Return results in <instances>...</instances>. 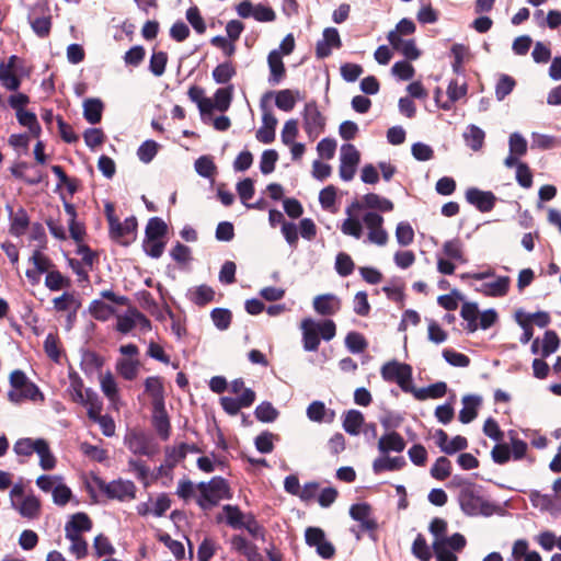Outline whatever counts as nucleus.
<instances>
[{"label": "nucleus", "mask_w": 561, "mask_h": 561, "mask_svg": "<svg viewBox=\"0 0 561 561\" xmlns=\"http://www.w3.org/2000/svg\"><path fill=\"white\" fill-rule=\"evenodd\" d=\"M460 510L467 516L489 517L495 513L496 506L483 499L481 486L471 481H463L462 489L458 494Z\"/></svg>", "instance_id": "1"}, {"label": "nucleus", "mask_w": 561, "mask_h": 561, "mask_svg": "<svg viewBox=\"0 0 561 561\" xmlns=\"http://www.w3.org/2000/svg\"><path fill=\"white\" fill-rule=\"evenodd\" d=\"M381 377L385 381L397 382L404 392L414 390L412 385V367L405 363H399L393 359L382 365L380 369Z\"/></svg>", "instance_id": "2"}, {"label": "nucleus", "mask_w": 561, "mask_h": 561, "mask_svg": "<svg viewBox=\"0 0 561 561\" xmlns=\"http://www.w3.org/2000/svg\"><path fill=\"white\" fill-rule=\"evenodd\" d=\"M327 119L316 101L306 103L302 112V127L310 140H316L325 129Z\"/></svg>", "instance_id": "3"}, {"label": "nucleus", "mask_w": 561, "mask_h": 561, "mask_svg": "<svg viewBox=\"0 0 561 561\" xmlns=\"http://www.w3.org/2000/svg\"><path fill=\"white\" fill-rule=\"evenodd\" d=\"M93 480L108 499L124 501L125 499H135L136 496V485L133 481L118 479L106 483L99 477H94Z\"/></svg>", "instance_id": "4"}, {"label": "nucleus", "mask_w": 561, "mask_h": 561, "mask_svg": "<svg viewBox=\"0 0 561 561\" xmlns=\"http://www.w3.org/2000/svg\"><path fill=\"white\" fill-rule=\"evenodd\" d=\"M274 92H266L260 103L262 114V123L263 125L256 131V139L262 144H271L275 140V128L277 125V118L274 114L267 108L265 104V100L272 98Z\"/></svg>", "instance_id": "5"}, {"label": "nucleus", "mask_w": 561, "mask_h": 561, "mask_svg": "<svg viewBox=\"0 0 561 561\" xmlns=\"http://www.w3.org/2000/svg\"><path fill=\"white\" fill-rule=\"evenodd\" d=\"M359 161L360 154L354 145H342L340 154V178L345 182L353 180Z\"/></svg>", "instance_id": "6"}, {"label": "nucleus", "mask_w": 561, "mask_h": 561, "mask_svg": "<svg viewBox=\"0 0 561 561\" xmlns=\"http://www.w3.org/2000/svg\"><path fill=\"white\" fill-rule=\"evenodd\" d=\"M118 228L110 227L108 233L112 240L123 247L130 245L137 238L138 221L135 216L127 217L124 222L118 220Z\"/></svg>", "instance_id": "7"}, {"label": "nucleus", "mask_w": 561, "mask_h": 561, "mask_svg": "<svg viewBox=\"0 0 561 561\" xmlns=\"http://www.w3.org/2000/svg\"><path fill=\"white\" fill-rule=\"evenodd\" d=\"M465 196L466 201L481 213L491 211L496 203V196L491 191H481L477 187H469Z\"/></svg>", "instance_id": "8"}, {"label": "nucleus", "mask_w": 561, "mask_h": 561, "mask_svg": "<svg viewBox=\"0 0 561 561\" xmlns=\"http://www.w3.org/2000/svg\"><path fill=\"white\" fill-rule=\"evenodd\" d=\"M322 36V39L316 45V56L320 59L329 57L332 53V48L340 49L342 47L337 28L327 27L323 30Z\"/></svg>", "instance_id": "9"}, {"label": "nucleus", "mask_w": 561, "mask_h": 561, "mask_svg": "<svg viewBox=\"0 0 561 561\" xmlns=\"http://www.w3.org/2000/svg\"><path fill=\"white\" fill-rule=\"evenodd\" d=\"M128 449L140 456L152 457L156 454V448L151 444V439L144 433L133 432L126 438Z\"/></svg>", "instance_id": "10"}, {"label": "nucleus", "mask_w": 561, "mask_h": 561, "mask_svg": "<svg viewBox=\"0 0 561 561\" xmlns=\"http://www.w3.org/2000/svg\"><path fill=\"white\" fill-rule=\"evenodd\" d=\"M151 423L157 434L162 440H167L170 437L171 424L165 404L152 407Z\"/></svg>", "instance_id": "11"}, {"label": "nucleus", "mask_w": 561, "mask_h": 561, "mask_svg": "<svg viewBox=\"0 0 561 561\" xmlns=\"http://www.w3.org/2000/svg\"><path fill=\"white\" fill-rule=\"evenodd\" d=\"M188 99L196 103L203 123L207 124L211 119L210 99L205 96V90L198 85H192L187 91Z\"/></svg>", "instance_id": "12"}, {"label": "nucleus", "mask_w": 561, "mask_h": 561, "mask_svg": "<svg viewBox=\"0 0 561 561\" xmlns=\"http://www.w3.org/2000/svg\"><path fill=\"white\" fill-rule=\"evenodd\" d=\"M91 528L92 520L88 514L78 512L71 515L70 519L66 523L65 535L66 538H71V536H81V533L90 531Z\"/></svg>", "instance_id": "13"}, {"label": "nucleus", "mask_w": 561, "mask_h": 561, "mask_svg": "<svg viewBox=\"0 0 561 561\" xmlns=\"http://www.w3.org/2000/svg\"><path fill=\"white\" fill-rule=\"evenodd\" d=\"M313 309L321 316H333L341 309V300L334 294L319 295L313 299Z\"/></svg>", "instance_id": "14"}, {"label": "nucleus", "mask_w": 561, "mask_h": 561, "mask_svg": "<svg viewBox=\"0 0 561 561\" xmlns=\"http://www.w3.org/2000/svg\"><path fill=\"white\" fill-rule=\"evenodd\" d=\"M302 344L307 352H314L320 344V334L317 330V322L310 318L304 319L301 322Z\"/></svg>", "instance_id": "15"}, {"label": "nucleus", "mask_w": 561, "mask_h": 561, "mask_svg": "<svg viewBox=\"0 0 561 561\" xmlns=\"http://www.w3.org/2000/svg\"><path fill=\"white\" fill-rule=\"evenodd\" d=\"M267 64L270 68L268 83L271 85L278 84L286 75L285 65L282 59V53L278 49H273L267 56Z\"/></svg>", "instance_id": "16"}, {"label": "nucleus", "mask_w": 561, "mask_h": 561, "mask_svg": "<svg viewBox=\"0 0 561 561\" xmlns=\"http://www.w3.org/2000/svg\"><path fill=\"white\" fill-rule=\"evenodd\" d=\"M5 208L10 218V233L15 237L24 234L30 225V217L26 210L21 207L14 213L13 207L10 205H7Z\"/></svg>", "instance_id": "17"}, {"label": "nucleus", "mask_w": 561, "mask_h": 561, "mask_svg": "<svg viewBox=\"0 0 561 561\" xmlns=\"http://www.w3.org/2000/svg\"><path fill=\"white\" fill-rule=\"evenodd\" d=\"M482 403V398L478 394H467L462 398V409L459 411V421L462 424L471 423L478 415V408Z\"/></svg>", "instance_id": "18"}, {"label": "nucleus", "mask_w": 561, "mask_h": 561, "mask_svg": "<svg viewBox=\"0 0 561 561\" xmlns=\"http://www.w3.org/2000/svg\"><path fill=\"white\" fill-rule=\"evenodd\" d=\"M11 505L22 517L27 519L38 518L41 514V501L33 494L25 496L20 505L15 501H12Z\"/></svg>", "instance_id": "19"}, {"label": "nucleus", "mask_w": 561, "mask_h": 561, "mask_svg": "<svg viewBox=\"0 0 561 561\" xmlns=\"http://www.w3.org/2000/svg\"><path fill=\"white\" fill-rule=\"evenodd\" d=\"M405 448L403 437L396 431H391L379 438L378 449L382 454L389 451L401 453Z\"/></svg>", "instance_id": "20"}, {"label": "nucleus", "mask_w": 561, "mask_h": 561, "mask_svg": "<svg viewBox=\"0 0 561 561\" xmlns=\"http://www.w3.org/2000/svg\"><path fill=\"white\" fill-rule=\"evenodd\" d=\"M231 547L233 550L244 556L248 561H257L260 558L257 547L241 535L232 536Z\"/></svg>", "instance_id": "21"}, {"label": "nucleus", "mask_w": 561, "mask_h": 561, "mask_svg": "<svg viewBox=\"0 0 561 561\" xmlns=\"http://www.w3.org/2000/svg\"><path fill=\"white\" fill-rule=\"evenodd\" d=\"M410 392L413 393L414 398L420 401L426 400L428 398L439 399L446 394L447 383L445 381H437L423 388L414 387V390H411Z\"/></svg>", "instance_id": "22"}, {"label": "nucleus", "mask_w": 561, "mask_h": 561, "mask_svg": "<svg viewBox=\"0 0 561 561\" xmlns=\"http://www.w3.org/2000/svg\"><path fill=\"white\" fill-rule=\"evenodd\" d=\"M145 390L152 399V407L163 405L164 402V388L162 379L158 376L148 377L145 380Z\"/></svg>", "instance_id": "23"}, {"label": "nucleus", "mask_w": 561, "mask_h": 561, "mask_svg": "<svg viewBox=\"0 0 561 561\" xmlns=\"http://www.w3.org/2000/svg\"><path fill=\"white\" fill-rule=\"evenodd\" d=\"M233 98V85L228 84L225 88H219L214 93V100L210 99L211 112L217 110L226 112L230 107Z\"/></svg>", "instance_id": "24"}, {"label": "nucleus", "mask_w": 561, "mask_h": 561, "mask_svg": "<svg viewBox=\"0 0 561 561\" xmlns=\"http://www.w3.org/2000/svg\"><path fill=\"white\" fill-rule=\"evenodd\" d=\"M198 489L210 490L211 494H216L221 499H231L230 488L227 480L222 477H214L208 482H199Z\"/></svg>", "instance_id": "25"}, {"label": "nucleus", "mask_w": 561, "mask_h": 561, "mask_svg": "<svg viewBox=\"0 0 561 561\" xmlns=\"http://www.w3.org/2000/svg\"><path fill=\"white\" fill-rule=\"evenodd\" d=\"M187 297L194 305L204 307L215 299V291L210 286L203 284L191 288Z\"/></svg>", "instance_id": "26"}, {"label": "nucleus", "mask_w": 561, "mask_h": 561, "mask_svg": "<svg viewBox=\"0 0 561 561\" xmlns=\"http://www.w3.org/2000/svg\"><path fill=\"white\" fill-rule=\"evenodd\" d=\"M103 102L100 99H87L83 103V117L92 125H95L102 119Z\"/></svg>", "instance_id": "27"}, {"label": "nucleus", "mask_w": 561, "mask_h": 561, "mask_svg": "<svg viewBox=\"0 0 561 561\" xmlns=\"http://www.w3.org/2000/svg\"><path fill=\"white\" fill-rule=\"evenodd\" d=\"M407 465L404 457H380L374 460L373 470L375 473L382 471H397Z\"/></svg>", "instance_id": "28"}, {"label": "nucleus", "mask_w": 561, "mask_h": 561, "mask_svg": "<svg viewBox=\"0 0 561 561\" xmlns=\"http://www.w3.org/2000/svg\"><path fill=\"white\" fill-rule=\"evenodd\" d=\"M296 96H300L298 90L284 89L275 92V105L278 110L290 112L296 105Z\"/></svg>", "instance_id": "29"}, {"label": "nucleus", "mask_w": 561, "mask_h": 561, "mask_svg": "<svg viewBox=\"0 0 561 561\" xmlns=\"http://www.w3.org/2000/svg\"><path fill=\"white\" fill-rule=\"evenodd\" d=\"M466 145L473 151H479L484 144L485 133L477 125H469L463 133Z\"/></svg>", "instance_id": "30"}, {"label": "nucleus", "mask_w": 561, "mask_h": 561, "mask_svg": "<svg viewBox=\"0 0 561 561\" xmlns=\"http://www.w3.org/2000/svg\"><path fill=\"white\" fill-rule=\"evenodd\" d=\"M168 233V226L160 217H152L148 220L145 229L146 240H161Z\"/></svg>", "instance_id": "31"}, {"label": "nucleus", "mask_w": 561, "mask_h": 561, "mask_svg": "<svg viewBox=\"0 0 561 561\" xmlns=\"http://www.w3.org/2000/svg\"><path fill=\"white\" fill-rule=\"evenodd\" d=\"M460 316L467 322V332L473 333L478 330L479 308L477 302H463Z\"/></svg>", "instance_id": "32"}, {"label": "nucleus", "mask_w": 561, "mask_h": 561, "mask_svg": "<svg viewBox=\"0 0 561 561\" xmlns=\"http://www.w3.org/2000/svg\"><path fill=\"white\" fill-rule=\"evenodd\" d=\"M364 415L358 410H348L343 420V428L350 435H358L364 425Z\"/></svg>", "instance_id": "33"}, {"label": "nucleus", "mask_w": 561, "mask_h": 561, "mask_svg": "<svg viewBox=\"0 0 561 561\" xmlns=\"http://www.w3.org/2000/svg\"><path fill=\"white\" fill-rule=\"evenodd\" d=\"M187 453L198 454L202 453V449L196 444H186L181 443L178 448H173L172 450L167 449V457L172 458V462L169 463V468H173L178 461H181L186 458Z\"/></svg>", "instance_id": "34"}, {"label": "nucleus", "mask_w": 561, "mask_h": 561, "mask_svg": "<svg viewBox=\"0 0 561 561\" xmlns=\"http://www.w3.org/2000/svg\"><path fill=\"white\" fill-rule=\"evenodd\" d=\"M237 70L231 61L219 64L211 72V77L217 84H227L236 76Z\"/></svg>", "instance_id": "35"}, {"label": "nucleus", "mask_w": 561, "mask_h": 561, "mask_svg": "<svg viewBox=\"0 0 561 561\" xmlns=\"http://www.w3.org/2000/svg\"><path fill=\"white\" fill-rule=\"evenodd\" d=\"M364 202L368 209H376L382 213H388L393 209V203L390 199L376 193H368L364 195Z\"/></svg>", "instance_id": "36"}, {"label": "nucleus", "mask_w": 561, "mask_h": 561, "mask_svg": "<svg viewBox=\"0 0 561 561\" xmlns=\"http://www.w3.org/2000/svg\"><path fill=\"white\" fill-rule=\"evenodd\" d=\"M222 511L226 515V523L233 529H242L244 524V514L241 512L239 506L226 504L222 506Z\"/></svg>", "instance_id": "37"}, {"label": "nucleus", "mask_w": 561, "mask_h": 561, "mask_svg": "<svg viewBox=\"0 0 561 561\" xmlns=\"http://www.w3.org/2000/svg\"><path fill=\"white\" fill-rule=\"evenodd\" d=\"M344 342L346 348L353 354L363 353L368 346V342L365 336L356 331L348 332Z\"/></svg>", "instance_id": "38"}, {"label": "nucleus", "mask_w": 561, "mask_h": 561, "mask_svg": "<svg viewBox=\"0 0 561 561\" xmlns=\"http://www.w3.org/2000/svg\"><path fill=\"white\" fill-rule=\"evenodd\" d=\"M254 415L262 423H272L277 420L279 412L271 402L263 401L255 408Z\"/></svg>", "instance_id": "39"}, {"label": "nucleus", "mask_w": 561, "mask_h": 561, "mask_svg": "<svg viewBox=\"0 0 561 561\" xmlns=\"http://www.w3.org/2000/svg\"><path fill=\"white\" fill-rule=\"evenodd\" d=\"M91 316L99 321H106L114 314L115 309L100 299H94L89 306Z\"/></svg>", "instance_id": "40"}, {"label": "nucleus", "mask_w": 561, "mask_h": 561, "mask_svg": "<svg viewBox=\"0 0 561 561\" xmlns=\"http://www.w3.org/2000/svg\"><path fill=\"white\" fill-rule=\"evenodd\" d=\"M104 359L92 351H84L81 358V368L85 374H93L95 370L101 369Z\"/></svg>", "instance_id": "41"}, {"label": "nucleus", "mask_w": 561, "mask_h": 561, "mask_svg": "<svg viewBox=\"0 0 561 561\" xmlns=\"http://www.w3.org/2000/svg\"><path fill=\"white\" fill-rule=\"evenodd\" d=\"M38 445L36 454L39 456L41 468L46 471L53 470L56 466V458L51 454L48 443L43 438Z\"/></svg>", "instance_id": "42"}, {"label": "nucleus", "mask_w": 561, "mask_h": 561, "mask_svg": "<svg viewBox=\"0 0 561 561\" xmlns=\"http://www.w3.org/2000/svg\"><path fill=\"white\" fill-rule=\"evenodd\" d=\"M510 282L508 276H500L494 282L485 283L483 285L486 288L485 294L492 297H503L508 291Z\"/></svg>", "instance_id": "43"}, {"label": "nucleus", "mask_w": 561, "mask_h": 561, "mask_svg": "<svg viewBox=\"0 0 561 561\" xmlns=\"http://www.w3.org/2000/svg\"><path fill=\"white\" fill-rule=\"evenodd\" d=\"M451 473V462L445 457L440 456L436 459L435 463L431 468V476L439 481L447 479Z\"/></svg>", "instance_id": "44"}, {"label": "nucleus", "mask_w": 561, "mask_h": 561, "mask_svg": "<svg viewBox=\"0 0 561 561\" xmlns=\"http://www.w3.org/2000/svg\"><path fill=\"white\" fill-rule=\"evenodd\" d=\"M138 364V360L121 358L117 360L116 369L125 380L131 381L137 376Z\"/></svg>", "instance_id": "45"}, {"label": "nucleus", "mask_w": 561, "mask_h": 561, "mask_svg": "<svg viewBox=\"0 0 561 561\" xmlns=\"http://www.w3.org/2000/svg\"><path fill=\"white\" fill-rule=\"evenodd\" d=\"M81 404L88 407V416L89 419H93L101 413L102 410V401L95 391L88 388L85 389V398Z\"/></svg>", "instance_id": "46"}, {"label": "nucleus", "mask_w": 561, "mask_h": 561, "mask_svg": "<svg viewBox=\"0 0 561 561\" xmlns=\"http://www.w3.org/2000/svg\"><path fill=\"white\" fill-rule=\"evenodd\" d=\"M516 85V81L508 75H501L495 85V96L499 101H503L512 93Z\"/></svg>", "instance_id": "47"}, {"label": "nucleus", "mask_w": 561, "mask_h": 561, "mask_svg": "<svg viewBox=\"0 0 561 561\" xmlns=\"http://www.w3.org/2000/svg\"><path fill=\"white\" fill-rule=\"evenodd\" d=\"M443 252L450 260L466 262L462 252V242L459 238L446 241L443 245Z\"/></svg>", "instance_id": "48"}, {"label": "nucleus", "mask_w": 561, "mask_h": 561, "mask_svg": "<svg viewBox=\"0 0 561 561\" xmlns=\"http://www.w3.org/2000/svg\"><path fill=\"white\" fill-rule=\"evenodd\" d=\"M278 439V435L264 431L254 439L255 448L261 454H270L274 449L273 440Z\"/></svg>", "instance_id": "49"}, {"label": "nucleus", "mask_w": 561, "mask_h": 561, "mask_svg": "<svg viewBox=\"0 0 561 561\" xmlns=\"http://www.w3.org/2000/svg\"><path fill=\"white\" fill-rule=\"evenodd\" d=\"M43 438H20L15 442L13 446V450L19 456H31L33 453H36L38 449V443L42 442Z\"/></svg>", "instance_id": "50"}, {"label": "nucleus", "mask_w": 561, "mask_h": 561, "mask_svg": "<svg viewBox=\"0 0 561 561\" xmlns=\"http://www.w3.org/2000/svg\"><path fill=\"white\" fill-rule=\"evenodd\" d=\"M215 327L220 330H227L230 327L232 313L226 308H214L210 312Z\"/></svg>", "instance_id": "51"}, {"label": "nucleus", "mask_w": 561, "mask_h": 561, "mask_svg": "<svg viewBox=\"0 0 561 561\" xmlns=\"http://www.w3.org/2000/svg\"><path fill=\"white\" fill-rule=\"evenodd\" d=\"M560 346V339L556 331L547 330L543 334L541 355L548 357L556 353Z\"/></svg>", "instance_id": "52"}, {"label": "nucleus", "mask_w": 561, "mask_h": 561, "mask_svg": "<svg viewBox=\"0 0 561 561\" xmlns=\"http://www.w3.org/2000/svg\"><path fill=\"white\" fill-rule=\"evenodd\" d=\"M168 62V54L165 51H153L150 61H149V70L156 77H161L167 67Z\"/></svg>", "instance_id": "53"}, {"label": "nucleus", "mask_w": 561, "mask_h": 561, "mask_svg": "<svg viewBox=\"0 0 561 561\" xmlns=\"http://www.w3.org/2000/svg\"><path fill=\"white\" fill-rule=\"evenodd\" d=\"M45 286L51 291H57L62 287H69L70 279L65 277L59 271H50L46 275Z\"/></svg>", "instance_id": "54"}, {"label": "nucleus", "mask_w": 561, "mask_h": 561, "mask_svg": "<svg viewBox=\"0 0 561 561\" xmlns=\"http://www.w3.org/2000/svg\"><path fill=\"white\" fill-rule=\"evenodd\" d=\"M159 145L151 139L144 141L138 150L137 157L144 163H150L158 153Z\"/></svg>", "instance_id": "55"}, {"label": "nucleus", "mask_w": 561, "mask_h": 561, "mask_svg": "<svg viewBox=\"0 0 561 561\" xmlns=\"http://www.w3.org/2000/svg\"><path fill=\"white\" fill-rule=\"evenodd\" d=\"M412 553L420 561H430L432 552L426 543V540L422 534H419L412 543Z\"/></svg>", "instance_id": "56"}, {"label": "nucleus", "mask_w": 561, "mask_h": 561, "mask_svg": "<svg viewBox=\"0 0 561 561\" xmlns=\"http://www.w3.org/2000/svg\"><path fill=\"white\" fill-rule=\"evenodd\" d=\"M355 264L352 260V257L345 253L340 252L335 257V271L336 273L342 276L346 277L351 275L354 271Z\"/></svg>", "instance_id": "57"}, {"label": "nucleus", "mask_w": 561, "mask_h": 561, "mask_svg": "<svg viewBox=\"0 0 561 561\" xmlns=\"http://www.w3.org/2000/svg\"><path fill=\"white\" fill-rule=\"evenodd\" d=\"M396 238L397 242L401 247L411 244L414 240V231L412 226L405 221L399 222L396 228Z\"/></svg>", "instance_id": "58"}, {"label": "nucleus", "mask_w": 561, "mask_h": 561, "mask_svg": "<svg viewBox=\"0 0 561 561\" xmlns=\"http://www.w3.org/2000/svg\"><path fill=\"white\" fill-rule=\"evenodd\" d=\"M195 171L202 178L209 179L214 175L216 171V165L213 159L208 156H202L195 160L194 163Z\"/></svg>", "instance_id": "59"}, {"label": "nucleus", "mask_w": 561, "mask_h": 561, "mask_svg": "<svg viewBox=\"0 0 561 561\" xmlns=\"http://www.w3.org/2000/svg\"><path fill=\"white\" fill-rule=\"evenodd\" d=\"M391 72L398 79L408 81L414 77L415 69L409 60H400L393 64Z\"/></svg>", "instance_id": "60"}, {"label": "nucleus", "mask_w": 561, "mask_h": 561, "mask_svg": "<svg viewBox=\"0 0 561 561\" xmlns=\"http://www.w3.org/2000/svg\"><path fill=\"white\" fill-rule=\"evenodd\" d=\"M53 302L54 308L57 311H66L70 308L79 309L81 306L80 301L75 297V295L67 291L61 296L54 298Z\"/></svg>", "instance_id": "61"}, {"label": "nucleus", "mask_w": 561, "mask_h": 561, "mask_svg": "<svg viewBox=\"0 0 561 561\" xmlns=\"http://www.w3.org/2000/svg\"><path fill=\"white\" fill-rule=\"evenodd\" d=\"M44 351L53 362L59 363L61 353L59 348V339L56 334H47L44 341Z\"/></svg>", "instance_id": "62"}, {"label": "nucleus", "mask_w": 561, "mask_h": 561, "mask_svg": "<svg viewBox=\"0 0 561 561\" xmlns=\"http://www.w3.org/2000/svg\"><path fill=\"white\" fill-rule=\"evenodd\" d=\"M278 160V153L274 149H266L263 151L260 161V171L263 174H270L275 170V164Z\"/></svg>", "instance_id": "63"}, {"label": "nucleus", "mask_w": 561, "mask_h": 561, "mask_svg": "<svg viewBox=\"0 0 561 561\" xmlns=\"http://www.w3.org/2000/svg\"><path fill=\"white\" fill-rule=\"evenodd\" d=\"M186 20L192 25L198 34H204L206 31V24L204 19L201 15L199 9L196 5H193L186 11Z\"/></svg>", "instance_id": "64"}]
</instances>
